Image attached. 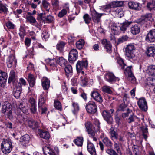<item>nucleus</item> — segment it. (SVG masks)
<instances>
[{
    "mask_svg": "<svg viewBox=\"0 0 155 155\" xmlns=\"http://www.w3.org/2000/svg\"><path fill=\"white\" fill-rule=\"evenodd\" d=\"M128 38L127 35L123 36L118 39L117 44H119L127 41Z\"/></svg>",
    "mask_w": 155,
    "mask_h": 155,
    "instance_id": "53",
    "label": "nucleus"
},
{
    "mask_svg": "<svg viewBox=\"0 0 155 155\" xmlns=\"http://www.w3.org/2000/svg\"><path fill=\"white\" fill-rule=\"evenodd\" d=\"M15 80V72L13 70L11 71L10 73V76L9 77L8 82L11 83L14 81Z\"/></svg>",
    "mask_w": 155,
    "mask_h": 155,
    "instance_id": "45",
    "label": "nucleus"
},
{
    "mask_svg": "<svg viewBox=\"0 0 155 155\" xmlns=\"http://www.w3.org/2000/svg\"><path fill=\"white\" fill-rule=\"evenodd\" d=\"M13 148L11 140L8 138L3 139L1 144V150L5 154L9 153Z\"/></svg>",
    "mask_w": 155,
    "mask_h": 155,
    "instance_id": "1",
    "label": "nucleus"
},
{
    "mask_svg": "<svg viewBox=\"0 0 155 155\" xmlns=\"http://www.w3.org/2000/svg\"><path fill=\"white\" fill-rule=\"evenodd\" d=\"M152 17V14L151 13H147L143 15L141 17V20L140 23H144L150 20Z\"/></svg>",
    "mask_w": 155,
    "mask_h": 155,
    "instance_id": "29",
    "label": "nucleus"
},
{
    "mask_svg": "<svg viewBox=\"0 0 155 155\" xmlns=\"http://www.w3.org/2000/svg\"><path fill=\"white\" fill-rule=\"evenodd\" d=\"M118 64L121 67V69H124V66H126V64L124 63L123 60L120 58H117V59Z\"/></svg>",
    "mask_w": 155,
    "mask_h": 155,
    "instance_id": "49",
    "label": "nucleus"
},
{
    "mask_svg": "<svg viewBox=\"0 0 155 155\" xmlns=\"http://www.w3.org/2000/svg\"><path fill=\"white\" fill-rule=\"evenodd\" d=\"M140 22L137 23L132 26L130 28V32L134 35L139 34L140 31Z\"/></svg>",
    "mask_w": 155,
    "mask_h": 155,
    "instance_id": "19",
    "label": "nucleus"
},
{
    "mask_svg": "<svg viewBox=\"0 0 155 155\" xmlns=\"http://www.w3.org/2000/svg\"><path fill=\"white\" fill-rule=\"evenodd\" d=\"M12 104L8 101L4 102L3 104L2 113L4 114L8 111L12 110Z\"/></svg>",
    "mask_w": 155,
    "mask_h": 155,
    "instance_id": "15",
    "label": "nucleus"
},
{
    "mask_svg": "<svg viewBox=\"0 0 155 155\" xmlns=\"http://www.w3.org/2000/svg\"><path fill=\"white\" fill-rule=\"evenodd\" d=\"M106 153L110 155H118L117 152V153L113 149L110 148L106 150Z\"/></svg>",
    "mask_w": 155,
    "mask_h": 155,
    "instance_id": "56",
    "label": "nucleus"
},
{
    "mask_svg": "<svg viewBox=\"0 0 155 155\" xmlns=\"http://www.w3.org/2000/svg\"><path fill=\"white\" fill-rule=\"evenodd\" d=\"M28 81L30 87H33L35 85V79L34 75L29 74L28 75Z\"/></svg>",
    "mask_w": 155,
    "mask_h": 155,
    "instance_id": "31",
    "label": "nucleus"
},
{
    "mask_svg": "<svg viewBox=\"0 0 155 155\" xmlns=\"http://www.w3.org/2000/svg\"><path fill=\"white\" fill-rule=\"evenodd\" d=\"M81 81L83 84H87L88 80L87 77L81 76Z\"/></svg>",
    "mask_w": 155,
    "mask_h": 155,
    "instance_id": "63",
    "label": "nucleus"
},
{
    "mask_svg": "<svg viewBox=\"0 0 155 155\" xmlns=\"http://www.w3.org/2000/svg\"><path fill=\"white\" fill-rule=\"evenodd\" d=\"M56 63H57L60 66L64 67L67 64V60L64 59L62 57H59L57 59Z\"/></svg>",
    "mask_w": 155,
    "mask_h": 155,
    "instance_id": "30",
    "label": "nucleus"
},
{
    "mask_svg": "<svg viewBox=\"0 0 155 155\" xmlns=\"http://www.w3.org/2000/svg\"><path fill=\"white\" fill-rule=\"evenodd\" d=\"M117 139H118L119 141L118 142L120 143L121 144L123 143L125 141L124 136L123 135L120 134L118 135Z\"/></svg>",
    "mask_w": 155,
    "mask_h": 155,
    "instance_id": "61",
    "label": "nucleus"
},
{
    "mask_svg": "<svg viewBox=\"0 0 155 155\" xmlns=\"http://www.w3.org/2000/svg\"><path fill=\"white\" fill-rule=\"evenodd\" d=\"M103 14H99L95 10L91 12V18L94 22L96 23H99L101 19V17L102 16Z\"/></svg>",
    "mask_w": 155,
    "mask_h": 155,
    "instance_id": "14",
    "label": "nucleus"
},
{
    "mask_svg": "<svg viewBox=\"0 0 155 155\" xmlns=\"http://www.w3.org/2000/svg\"><path fill=\"white\" fill-rule=\"evenodd\" d=\"M141 130L142 131L144 138L146 139L147 137V134H148L147 127L144 126L142 127H141Z\"/></svg>",
    "mask_w": 155,
    "mask_h": 155,
    "instance_id": "44",
    "label": "nucleus"
},
{
    "mask_svg": "<svg viewBox=\"0 0 155 155\" xmlns=\"http://www.w3.org/2000/svg\"><path fill=\"white\" fill-rule=\"evenodd\" d=\"M38 133L41 137L44 139H48L50 137L49 133L46 131L38 129Z\"/></svg>",
    "mask_w": 155,
    "mask_h": 155,
    "instance_id": "27",
    "label": "nucleus"
},
{
    "mask_svg": "<svg viewBox=\"0 0 155 155\" xmlns=\"http://www.w3.org/2000/svg\"><path fill=\"white\" fill-rule=\"evenodd\" d=\"M16 63L15 57L13 55H11L9 56L6 62L7 67L8 68H10L12 66L15 67Z\"/></svg>",
    "mask_w": 155,
    "mask_h": 155,
    "instance_id": "13",
    "label": "nucleus"
},
{
    "mask_svg": "<svg viewBox=\"0 0 155 155\" xmlns=\"http://www.w3.org/2000/svg\"><path fill=\"white\" fill-rule=\"evenodd\" d=\"M103 143L107 147L111 148L113 146V143L110 140L108 137H104L102 140Z\"/></svg>",
    "mask_w": 155,
    "mask_h": 155,
    "instance_id": "32",
    "label": "nucleus"
},
{
    "mask_svg": "<svg viewBox=\"0 0 155 155\" xmlns=\"http://www.w3.org/2000/svg\"><path fill=\"white\" fill-rule=\"evenodd\" d=\"M26 19L30 23H35L36 22L35 18L32 15H29L27 17Z\"/></svg>",
    "mask_w": 155,
    "mask_h": 155,
    "instance_id": "55",
    "label": "nucleus"
},
{
    "mask_svg": "<svg viewBox=\"0 0 155 155\" xmlns=\"http://www.w3.org/2000/svg\"><path fill=\"white\" fill-rule=\"evenodd\" d=\"M94 124L95 125V126L94 127V131L93 130L91 129L92 125L91 123L87 122L85 124V126L88 134L92 137L95 135V131H98L100 130V123L99 121L97 120H96L95 121Z\"/></svg>",
    "mask_w": 155,
    "mask_h": 155,
    "instance_id": "2",
    "label": "nucleus"
},
{
    "mask_svg": "<svg viewBox=\"0 0 155 155\" xmlns=\"http://www.w3.org/2000/svg\"><path fill=\"white\" fill-rule=\"evenodd\" d=\"M120 143L118 142V143H116L115 142H114V147L117 152V153H119L120 152V148L119 145H121Z\"/></svg>",
    "mask_w": 155,
    "mask_h": 155,
    "instance_id": "60",
    "label": "nucleus"
},
{
    "mask_svg": "<svg viewBox=\"0 0 155 155\" xmlns=\"http://www.w3.org/2000/svg\"><path fill=\"white\" fill-rule=\"evenodd\" d=\"M101 43L107 52L109 53L111 52L112 45L109 41H107L106 39H104L102 40Z\"/></svg>",
    "mask_w": 155,
    "mask_h": 155,
    "instance_id": "17",
    "label": "nucleus"
},
{
    "mask_svg": "<svg viewBox=\"0 0 155 155\" xmlns=\"http://www.w3.org/2000/svg\"><path fill=\"white\" fill-rule=\"evenodd\" d=\"M91 96L94 99L100 103L103 102V99L99 93L96 91H93L91 94Z\"/></svg>",
    "mask_w": 155,
    "mask_h": 155,
    "instance_id": "21",
    "label": "nucleus"
},
{
    "mask_svg": "<svg viewBox=\"0 0 155 155\" xmlns=\"http://www.w3.org/2000/svg\"><path fill=\"white\" fill-rule=\"evenodd\" d=\"M21 90L22 88L20 86H16L14 88L13 93L16 98L18 99L19 97Z\"/></svg>",
    "mask_w": 155,
    "mask_h": 155,
    "instance_id": "25",
    "label": "nucleus"
},
{
    "mask_svg": "<svg viewBox=\"0 0 155 155\" xmlns=\"http://www.w3.org/2000/svg\"><path fill=\"white\" fill-rule=\"evenodd\" d=\"M146 41L149 42L155 41V29L150 30L147 34L145 38Z\"/></svg>",
    "mask_w": 155,
    "mask_h": 155,
    "instance_id": "10",
    "label": "nucleus"
},
{
    "mask_svg": "<svg viewBox=\"0 0 155 155\" xmlns=\"http://www.w3.org/2000/svg\"><path fill=\"white\" fill-rule=\"evenodd\" d=\"M86 110L90 114H94L97 111V106L96 103L93 101H90L87 103L85 106Z\"/></svg>",
    "mask_w": 155,
    "mask_h": 155,
    "instance_id": "6",
    "label": "nucleus"
},
{
    "mask_svg": "<svg viewBox=\"0 0 155 155\" xmlns=\"http://www.w3.org/2000/svg\"><path fill=\"white\" fill-rule=\"evenodd\" d=\"M117 110L122 111H126L125 113L122 114V117L123 118L128 116L130 114L129 109L127 108L126 105L124 103H122L119 105Z\"/></svg>",
    "mask_w": 155,
    "mask_h": 155,
    "instance_id": "11",
    "label": "nucleus"
},
{
    "mask_svg": "<svg viewBox=\"0 0 155 155\" xmlns=\"http://www.w3.org/2000/svg\"><path fill=\"white\" fill-rule=\"evenodd\" d=\"M78 52L76 49L71 50L69 54L68 60L69 62L72 63L75 61L78 58Z\"/></svg>",
    "mask_w": 155,
    "mask_h": 155,
    "instance_id": "8",
    "label": "nucleus"
},
{
    "mask_svg": "<svg viewBox=\"0 0 155 155\" xmlns=\"http://www.w3.org/2000/svg\"><path fill=\"white\" fill-rule=\"evenodd\" d=\"M45 19L46 21H47V23H51L54 21V17L51 15L47 16Z\"/></svg>",
    "mask_w": 155,
    "mask_h": 155,
    "instance_id": "58",
    "label": "nucleus"
},
{
    "mask_svg": "<svg viewBox=\"0 0 155 155\" xmlns=\"http://www.w3.org/2000/svg\"><path fill=\"white\" fill-rule=\"evenodd\" d=\"M83 18L86 23L88 24L90 23L91 20V18L88 14H84L83 16Z\"/></svg>",
    "mask_w": 155,
    "mask_h": 155,
    "instance_id": "51",
    "label": "nucleus"
},
{
    "mask_svg": "<svg viewBox=\"0 0 155 155\" xmlns=\"http://www.w3.org/2000/svg\"><path fill=\"white\" fill-rule=\"evenodd\" d=\"M105 78L106 80L110 83H115L117 80L119 81L118 78L116 77L112 73H107L106 74Z\"/></svg>",
    "mask_w": 155,
    "mask_h": 155,
    "instance_id": "12",
    "label": "nucleus"
},
{
    "mask_svg": "<svg viewBox=\"0 0 155 155\" xmlns=\"http://www.w3.org/2000/svg\"><path fill=\"white\" fill-rule=\"evenodd\" d=\"M147 9L151 11L155 9V1H152L147 3Z\"/></svg>",
    "mask_w": 155,
    "mask_h": 155,
    "instance_id": "42",
    "label": "nucleus"
},
{
    "mask_svg": "<svg viewBox=\"0 0 155 155\" xmlns=\"http://www.w3.org/2000/svg\"><path fill=\"white\" fill-rule=\"evenodd\" d=\"M47 62L48 64L50 66L52 67L55 66L56 63L57 59L55 58L53 59H48L47 60Z\"/></svg>",
    "mask_w": 155,
    "mask_h": 155,
    "instance_id": "48",
    "label": "nucleus"
},
{
    "mask_svg": "<svg viewBox=\"0 0 155 155\" xmlns=\"http://www.w3.org/2000/svg\"><path fill=\"white\" fill-rule=\"evenodd\" d=\"M65 43L63 41H61L58 43L56 45L57 49L60 52L63 51Z\"/></svg>",
    "mask_w": 155,
    "mask_h": 155,
    "instance_id": "41",
    "label": "nucleus"
},
{
    "mask_svg": "<svg viewBox=\"0 0 155 155\" xmlns=\"http://www.w3.org/2000/svg\"><path fill=\"white\" fill-rule=\"evenodd\" d=\"M102 89L103 92L111 94L112 93V91L110 89V87L104 86L103 87Z\"/></svg>",
    "mask_w": 155,
    "mask_h": 155,
    "instance_id": "52",
    "label": "nucleus"
},
{
    "mask_svg": "<svg viewBox=\"0 0 155 155\" xmlns=\"http://www.w3.org/2000/svg\"><path fill=\"white\" fill-rule=\"evenodd\" d=\"M54 107L58 110H61V104L59 101H55L54 103Z\"/></svg>",
    "mask_w": 155,
    "mask_h": 155,
    "instance_id": "57",
    "label": "nucleus"
},
{
    "mask_svg": "<svg viewBox=\"0 0 155 155\" xmlns=\"http://www.w3.org/2000/svg\"><path fill=\"white\" fill-rule=\"evenodd\" d=\"M132 23V21H126L124 22L121 24V25L120 27L121 31H123V32H125L128 28H129L130 25Z\"/></svg>",
    "mask_w": 155,
    "mask_h": 155,
    "instance_id": "28",
    "label": "nucleus"
},
{
    "mask_svg": "<svg viewBox=\"0 0 155 155\" xmlns=\"http://www.w3.org/2000/svg\"><path fill=\"white\" fill-rule=\"evenodd\" d=\"M88 62L87 60L78 61L76 65V68L78 74H84V72L82 71L84 68L86 69L88 66Z\"/></svg>",
    "mask_w": 155,
    "mask_h": 155,
    "instance_id": "4",
    "label": "nucleus"
},
{
    "mask_svg": "<svg viewBox=\"0 0 155 155\" xmlns=\"http://www.w3.org/2000/svg\"><path fill=\"white\" fill-rule=\"evenodd\" d=\"M66 9H63L59 12L58 14V17L60 18L62 17L66 14L67 12V10H69L68 7H66Z\"/></svg>",
    "mask_w": 155,
    "mask_h": 155,
    "instance_id": "50",
    "label": "nucleus"
},
{
    "mask_svg": "<svg viewBox=\"0 0 155 155\" xmlns=\"http://www.w3.org/2000/svg\"><path fill=\"white\" fill-rule=\"evenodd\" d=\"M131 68V66L127 67L124 70V72L126 74H127L128 75V80L134 83L135 82L136 79L132 72Z\"/></svg>",
    "mask_w": 155,
    "mask_h": 155,
    "instance_id": "7",
    "label": "nucleus"
},
{
    "mask_svg": "<svg viewBox=\"0 0 155 155\" xmlns=\"http://www.w3.org/2000/svg\"><path fill=\"white\" fill-rule=\"evenodd\" d=\"M28 124L30 127L33 129H36L38 127V122L32 120H29L28 121Z\"/></svg>",
    "mask_w": 155,
    "mask_h": 155,
    "instance_id": "33",
    "label": "nucleus"
},
{
    "mask_svg": "<svg viewBox=\"0 0 155 155\" xmlns=\"http://www.w3.org/2000/svg\"><path fill=\"white\" fill-rule=\"evenodd\" d=\"M111 8H113L112 6V4H108L106 5L105 6H104V8L105 11L107 10H108L107 12L109 13L110 12V9Z\"/></svg>",
    "mask_w": 155,
    "mask_h": 155,
    "instance_id": "62",
    "label": "nucleus"
},
{
    "mask_svg": "<svg viewBox=\"0 0 155 155\" xmlns=\"http://www.w3.org/2000/svg\"><path fill=\"white\" fill-rule=\"evenodd\" d=\"M114 110L113 109H110L109 110H104L102 113V115L104 120L110 124H112L113 122L112 117L113 113Z\"/></svg>",
    "mask_w": 155,
    "mask_h": 155,
    "instance_id": "3",
    "label": "nucleus"
},
{
    "mask_svg": "<svg viewBox=\"0 0 155 155\" xmlns=\"http://www.w3.org/2000/svg\"><path fill=\"white\" fill-rule=\"evenodd\" d=\"M74 109L72 110L73 114L75 115L77 114L79 110V107L77 103H73L72 104Z\"/></svg>",
    "mask_w": 155,
    "mask_h": 155,
    "instance_id": "47",
    "label": "nucleus"
},
{
    "mask_svg": "<svg viewBox=\"0 0 155 155\" xmlns=\"http://www.w3.org/2000/svg\"><path fill=\"white\" fill-rule=\"evenodd\" d=\"M87 151L91 155H96V152L95 147L91 142L88 141L87 145Z\"/></svg>",
    "mask_w": 155,
    "mask_h": 155,
    "instance_id": "20",
    "label": "nucleus"
},
{
    "mask_svg": "<svg viewBox=\"0 0 155 155\" xmlns=\"http://www.w3.org/2000/svg\"><path fill=\"white\" fill-rule=\"evenodd\" d=\"M49 35L46 31H44L41 34V37L42 39L46 41V39L49 37Z\"/></svg>",
    "mask_w": 155,
    "mask_h": 155,
    "instance_id": "59",
    "label": "nucleus"
},
{
    "mask_svg": "<svg viewBox=\"0 0 155 155\" xmlns=\"http://www.w3.org/2000/svg\"><path fill=\"white\" fill-rule=\"evenodd\" d=\"M7 5L4 4L0 2V13H4L7 14L8 11V9L6 7Z\"/></svg>",
    "mask_w": 155,
    "mask_h": 155,
    "instance_id": "38",
    "label": "nucleus"
},
{
    "mask_svg": "<svg viewBox=\"0 0 155 155\" xmlns=\"http://www.w3.org/2000/svg\"><path fill=\"white\" fill-rule=\"evenodd\" d=\"M38 100V106L39 108H40V107H42V104L45 102L46 97L44 93H42L40 95Z\"/></svg>",
    "mask_w": 155,
    "mask_h": 155,
    "instance_id": "34",
    "label": "nucleus"
},
{
    "mask_svg": "<svg viewBox=\"0 0 155 155\" xmlns=\"http://www.w3.org/2000/svg\"><path fill=\"white\" fill-rule=\"evenodd\" d=\"M147 73L149 76H153V78H155V65L150 66L148 69Z\"/></svg>",
    "mask_w": 155,
    "mask_h": 155,
    "instance_id": "37",
    "label": "nucleus"
},
{
    "mask_svg": "<svg viewBox=\"0 0 155 155\" xmlns=\"http://www.w3.org/2000/svg\"><path fill=\"white\" fill-rule=\"evenodd\" d=\"M45 13H38L37 14V19L40 21L42 22L44 21V20L43 19L44 18V17L45 16Z\"/></svg>",
    "mask_w": 155,
    "mask_h": 155,
    "instance_id": "54",
    "label": "nucleus"
},
{
    "mask_svg": "<svg viewBox=\"0 0 155 155\" xmlns=\"http://www.w3.org/2000/svg\"><path fill=\"white\" fill-rule=\"evenodd\" d=\"M138 106L142 111H146L147 110V105L145 98L142 97L139 99L137 102Z\"/></svg>",
    "mask_w": 155,
    "mask_h": 155,
    "instance_id": "9",
    "label": "nucleus"
},
{
    "mask_svg": "<svg viewBox=\"0 0 155 155\" xmlns=\"http://www.w3.org/2000/svg\"><path fill=\"white\" fill-rule=\"evenodd\" d=\"M65 67L64 70L66 75L69 77V75H72L73 73L72 67L70 65H66Z\"/></svg>",
    "mask_w": 155,
    "mask_h": 155,
    "instance_id": "39",
    "label": "nucleus"
},
{
    "mask_svg": "<svg viewBox=\"0 0 155 155\" xmlns=\"http://www.w3.org/2000/svg\"><path fill=\"white\" fill-rule=\"evenodd\" d=\"M110 137L113 140H117V137L118 135L117 133L114 130V129L111 127L110 131Z\"/></svg>",
    "mask_w": 155,
    "mask_h": 155,
    "instance_id": "36",
    "label": "nucleus"
},
{
    "mask_svg": "<svg viewBox=\"0 0 155 155\" xmlns=\"http://www.w3.org/2000/svg\"><path fill=\"white\" fill-rule=\"evenodd\" d=\"M30 137L29 135L26 134L22 136L20 138V144L23 146H26L28 144L30 140Z\"/></svg>",
    "mask_w": 155,
    "mask_h": 155,
    "instance_id": "18",
    "label": "nucleus"
},
{
    "mask_svg": "<svg viewBox=\"0 0 155 155\" xmlns=\"http://www.w3.org/2000/svg\"><path fill=\"white\" fill-rule=\"evenodd\" d=\"M15 114L16 115V116H15L16 117L17 119L21 122V121L23 120L24 119V114H22L21 113L20 110L18 109H17L15 110Z\"/></svg>",
    "mask_w": 155,
    "mask_h": 155,
    "instance_id": "35",
    "label": "nucleus"
},
{
    "mask_svg": "<svg viewBox=\"0 0 155 155\" xmlns=\"http://www.w3.org/2000/svg\"><path fill=\"white\" fill-rule=\"evenodd\" d=\"M140 4L134 2H130L128 3V5L129 8L136 10H139L141 9Z\"/></svg>",
    "mask_w": 155,
    "mask_h": 155,
    "instance_id": "22",
    "label": "nucleus"
},
{
    "mask_svg": "<svg viewBox=\"0 0 155 155\" xmlns=\"http://www.w3.org/2000/svg\"><path fill=\"white\" fill-rule=\"evenodd\" d=\"M124 2L123 1H114L112 2V6L113 8H115L117 7H121L123 6Z\"/></svg>",
    "mask_w": 155,
    "mask_h": 155,
    "instance_id": "46",
    "label": "nucleus"
},
{
    "mask_svg": "<svg viewBox=\"0 0 155 155\" xmlns=\"http://www.w3.org/2000/svg\"><path fill=\"white\" fill-rule=\"evenodd\" d=\"M41 84L44 90H47L50 86V81L46 77H43L41 79Z\"/></svg>",
    "mask_w": 155,
    "mask_h": 155,
    "instance_id": "23",
    "label": "nucleus"
},
{
    "mask_svg": "<svg viewBox=\"0 0 155 155\" xmlns=\"http://www.w3.org/2000/svg\"><path fill=\"white\" fill-rule=\"evenodd\" d=\"M6 25L8 28L9 29H13L14 28V25L10 21L6 23Z\"/></svg>",
    "mask_w": 155,
    "mask_h": 155,
    "instance_id": "64",
    "label": "nucleus"
},
{
    "mask_svg": "<svg viewBox=\"0 0 155 155\" xmlns=\"http://www.w3.org/2000/svg\"><path fill=\"white\" fill-rule=\"evenodd\" d=\"M83 142V138L82 137H78L75 140L74 142L78 146L81 147Z\"/></svg>",
    "mask_w": 155,
    "mask_h": 155,
    "instance_id": "40",
    "label": "nucleus"
},
{
    "mask_svg": "<svg viewBox=\"0 0 155 155\" xmlns=\"http://www.w3.org/2000/svg\"><path fill=\"white\" fill-rule=\"evenodd\" d=\"M42 149L45 155H56L54 150L49 147L45 146Z\"/></svg>",
    "mask_w": 155,
    "mask_h": 155,
    "instance_id": "24",
    "label": "nucleus"
},
{
    "mask_svg": "<svg viewBox=\"0 0 155 155\" xmlns=\"http://www.w3.org/2000/svg\"><path fill=\"white\" fill-rule=\"evenodd\" d=\"M84 40L82 39H81L77 41L76 44L77 48L79 50L82 49L84 46Z\"/></svg>",
    "mask_w": 155,
    "mask_h": 155,
    "instance_id": "43",
    "label": "nucleus"
},
{
    "mask_svg": "<svg viewBox=\"0 0 155 155\" xmlns=\"http://www.w3.org/2000/svg\"><path fill=\"white\" fill-rule=\"evenodd\" d=\"M146 53L149 57H154L155 56V48L153 46L148 47L146 48Z\"/></svg>",
    "mask_w": 155,
    "mask_h": 155,
    "instance_id": "26",
    "label": "nucleus"
},
{
    "mask_svg": "<svg viewBox=\"0 0 155 155\" xmlns=\"http://www.w3.org/2000/svg\"><path fill=\"white\" fill-rule=\"evenodd\" d=\"M126 56L129 59H132L135 56L134 53L135 50L134 46L132 44H129L125 48Z\"/></svg>",
    "mask_w": 155,
    "mask_h": 155,
    "instance_id": "5",
    "label": "nucleus"
},
{
    "mask_svg": "<svg viewBox=\"0 0 155 155\" xmlns=\"http://www.w3.org/2000/svg\"><path fill=\"white\" fill-rule=\"evenodd\" d=\"M7 78V73L0 70V86L4 87Z\"/></svg>",
    "mask_w": 155,
    "mask_h": 155,
    "instance_id": "16",
    "label": "nucleus"
}]
</instances>
